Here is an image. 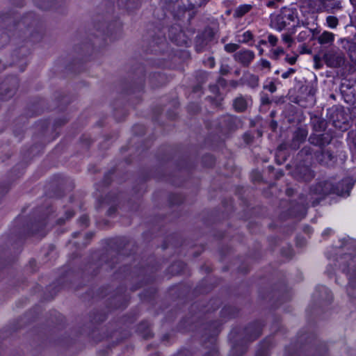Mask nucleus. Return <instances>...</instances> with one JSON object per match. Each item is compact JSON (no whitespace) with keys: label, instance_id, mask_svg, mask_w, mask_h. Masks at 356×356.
Returning a JSON list of instances; mask_svg holds the SVG:
<instances>
[{"label":"nucleus","instance_id":"1","mask_svg":"<svg viewBox=\"0 0 356 356\" xmlns=\"http://www.w3.org/2000/svg\"><path fill=\"white\" fill-rule=\"evenodd\" d=\"M348 252L337 258V263L341 271L348 277L347 289L349 296H356V241H351L346 245Z\"/></svg>","mask_w":356,"mask_h":356},{"label":"nucleus","instance_id":"2","mask_svg":"<svg viewBox=\"0 0 356 356\" xmlns=\"http://www.w3.org/2000/svg\"><path fill=\"white\" fill-rule=\"evenodd\" d=\"M353 182L350 178H345L336 186L330 180L319 181L311 187V193L314 195L324 197L330 193L341 196H349L350 191L353 186Z\"/></svg>","mask_w":356,"mask_h":356},{"label":"nucleus","instance_id":"3","mask_svg":"<svg viewBox=\"0 0 356 356\" xmlns=\"http://www.w3.org/2000/svg\"><path fill=\"white\" fill-rule=\"evenodd\" d=\"M298 157L307 164H312L316 161L323 165L332 166L337 161V156L331 150H314L310 145H305L298 152Z\"/></svg>","mask_w":356,"mask_h":356},{"label":"nucleus","instance_id":"4","mask_svg":"<svg viewBox=\"0 0 356 356\" xmlns=\"http://www.w3.org/2000/svg\"><path fill=\"white\" fill-rule=\"evenodd\" d=\"M296 18V16L291 10H284L279 15L272 17L271 26L277 31H281L290 25L292 22H294Z\"/></svg>","mask_w":356,"mask_h":356},{"label":"nucleus","instance_id":"5","mask_svg":"<svg viewBox=\"0 0 356 356\" xmlns=\"http://www.w3.org/2000/svg\"><path fill=\"white\" fill-rule=\"evenodd\" d=\"M241 126V122L240 119L233 115H227L222 116L219 121V127L223 134L235 131Z\"/></svg>","mask_w":356,"mask_h":356},{"label":"nucleus","instance_id":"6","mask_svg":"<svg viewBox=\"0 0 356 356\" xmlns=\"http://www.w3.org/2000/svg\"><path fill=\"white\" fill-rule=\"evenodd\" d=\"M324 61L330 67H340L344 64L345 58L342 53L335 51L329 50L323 56Z\"/></svg>","mask_w":356,"mask_h":356},{"label":"nucleus","instance_id":"7","mask_svg":"<svg viewBox=\"0 0 356 356\" xmlns=\"http://www.w3.org/2000/svg\"><path fill=\"white\" fill-rule=\"evenodd\" d=\"M332 140V136L329 133L312 134L308 139L309 143L312 145L318 147L320 150L329 145Z\"/></svg>","mask_w":356,"mask_h":356},{"label":"nucleus","instance_id":"8","mask_svg":"<svg viewBox=\"0 0 356 356\" xmlns=\"http://www.w3.org/2000/svg\"><path fill=\"white\" fill-rule=\"evenodd\" d=\"M254 58V52L246 49H241L234 54V60L243 67H248Z\"/></svg>","mask_w":356,"mask_h":356},{"label":"nucleus","instance_id":"9","mask_svg":"<svg viewBox=\"0 0 356 356\" xmlns=\"http://www.w3.org/2000/svg\"><path fill=\"white\" fill-rule=\"evenodd\" d=\"M318 11L334 13L341 8V0H318Z\"/></svg>","mask_w":356,"mask_h":356},{"label":"nucleus","instance_id":"10","mask_svg":"<svg viewBox=\"0 0 356 356\" xmlns=\"http://www.w3.org/2000/svg\"><path fill=\"white\" fill-rule=\"evenodd\" d=\"M262 325L257 321L250 324L245 329V339L247 341H252L257 339L261 334Z\"/></svg>","mask_w":356,"mask_h":356},{"label":"nucleus","instance_id":"11","mask_svg":"<svg viewBox=\"0 0 356 356\" xmlns=\"http://www.w3.org/2000/svg\"><path fill=\"white\" fill-rule=\"evenodd\" d=\"M342 47L347 51L350 60L356 65V36L353 39H342Z\"/></svg>","mask_w":356,"mask_h":356},{"label":"nucleus","instance_id":"12","mask_svg":"<svg viewBox=\"0 0 356 356\" xmlns=\"http://www.w3.org/2000/svg\"><path fill=\"white\" fill-rule=\"evenodd\" d=\"M297 159L300 162L302 163V167H298L297 168V173L298 174V178L302 179L305 181H309L314 177V172L309 168L310 164H307L302 159L298 157L297 155Z\"/></svg>","mask_w":356,"mask_h":356},{"label":"nucleus","instance_id":"13","mask_svg":"<svg viewBox=\"0 0 356 356\" xmlns=\"http://www.w3.org/2000/svg\"><path fill=\"white\" fill-rule=\"evenodd\" d=\"M308 132L305 129L298 128L294 133L292 142L290 145L291 148L297 149L300 145L307 138Z\"/></svg>","mask_w":356,"mask_h":356},{"label":"nucleus","instance_id":"14","mask_svg":"<svg viewBox=\"0 0 356 356\" xmlns=\"http://www.w3.org/2000/svg\"><path fill=\"white\" fill-rule=\"evenodd\" d=\"M319 33L320 31L318 29H309L307 27L298 33L297 40L298 42L313 40Z\"/></svg>","mask_w":356,"mask_h":356},{"label":"nucleus","instance_id":"15","mask_svg":"<svg viewBox=\"0 0 356 356\" xmlns=\"http://www.w3.org/2000/svg\"><path fill=\"white\" fill-rule=\"evenodd\" d=\"M250 100V97L243 96L242 95L236 97L233 102V106L236 111L243 112L248 108V100Z\"/></svg>","mask_w":356,"mask_h":356},{"label":"nucleus","instance_id":"16","mask_svg":"<svg viewBox=\"0 0 356 356\" xmlns=\"http://www.w3.org/2000/svg\"><path fill=\"white\" fill-rule=\"evenodd\" d=\"M311 124L314 131L316 132L323 131L327 127L326 120L317 115L311 118Z\"/></svg>","mask_w":356,"mask_h":356},{"label":"nucleus","instance_id":"17","mask_svg":"<svg viewBox=\"0 0 356 356\" xmlns=\"http://www.w3.org/2000/svg\"><path fill=\"white\" fill-rule=\"evenodd\" d=\"M119 7L127 10H132L140 6V0H118Z\"/></svg>","mask_w":356,"mask_h":356},{"label":"nucleus","instance_id":"18","mask_svg":"<svg viewBox=\"0 0 356 356\" xmlns=\"http://www.w3.org/2000/svg\"><path fill=\"white\" fill-rule=\"evenodd\" d=\"M317 40L321 45L331 44L334 42V35L331 32L324 31L318 37Z\"/></svg>","mask_w":356,"mask_h":356},{"label":"nucleus","instance_id":"19","mask_svg":"<svg viewBox=\"0 0 356 356\" xmlns=\"http://www.w3.org/2000/svg\"><path fill=\"white\" fill-rule=\"evenodd\" d=\"M166 81L165 75L161 73H154L149 77V82L153 87H159Z\"/></svg>","mask_w":356,"mask_h":356},{"label":"nucleus","instance_id":"20","mask_svg":"<svg viewBox=\"0 0 356 356\" xmlns=\"http://www.w3.org/2000/svg\"><path fill=\"white\" fill-rule=\"evenodd\" d=\"M184 6L188 10L202 6L206 3L204 0H181Z\"/></svg>","mask_w":356,"mask_h":356},{"label":"nucleus","instance_id":"21","mask_svg":"<svg viewBox=\"0 0 356 356\" xmlns=\"http://www.w3.org/2000/svg\"><path fill=\"white\" fill-rule=\"evenodd\" d=\"M252 9V6L250 4H244L236 8L234 13L235 17H242Z\"/></svg>","mask_w":356,"mask_h":356},{"label":"nucleus","instance_id":"22","mask_svg":"<svg viewBox=\"0 0 356 356\" xmlns=\"http://www.w3.org/2000/svg\"><path fill=\"white\" fill-rule=\"evenodd\" d=\"M246 351L245 346L234 343L230 350V356H241Z\"/></svg>","mask_w":356,"mask_h":356},{"label":"nucleus","instance_id":"23","mask_svg":"<svg viewBox=\"0 0 356 356\" xmlns=\"http://www.w3.org/2000/svg\"><path fill=\"white\" fill-rule=\"evenodd\" d=\"M341 91L343 95H352L353 97H354L356 93V89L354 88L353 86H350V83H343L341 84Z\"/></svg>","mask_w":356,"mask_h":356},{"label":"nucleus","instance_id":"24","mask_svg":"<svg viewBox=\"0 0 356 356\" xmlns=\"http://www.w3.org/2000/svg\"><path fill=\"white\" fill-rule=\"evenodd\" d=\"M259 80L257 75L250 74L246 78V83L250 87L254 88L259 86Z\"/></svg>","mask_w":356,"mask_h":356},{"label":"nucleus","instance_id":"25","mask_svg":"<svg viewBox=\"0 0 356 356\" xmlns=\"http://www.w3.org/2000/svg\"><path fill=\"white\" fill-rule=\"evenodd\" d=\"M348 143L353 152L356 153V131L348 134Z\"/></svg>","mask_w":356,"mask_h":356},{"label":"nucleus","instance_id":"26","mask_svg":"<svg viewBox=\"0 0 356 356\" xmlns=\"http://www.w3.org/2000/svg\"><path fill=\"white\" fill-rule=\"evenodd\" d=\"M35 4L41 10H50L52 8H56V4L53 3H46L43 1H39L38 0H35Z\"/></svg>","mask_w":356,"mask_h":356},{"label":"nucleus","instance_id":"27","mask_svg":"<svg viewBox=\"0 0 356 356\" xmlns=\"http://www.w3.org/2000/svg\"><path fill=\"white\" fill-rule=\"evenodd\" d=\"M207 44V42L206 40L199 38L196 40L195 42V49L197 52H201L204 51L206 46Z\"/></svg>","mask_w":356,"mask_h":356},{"label":"nucleus","instance_id":"28","mask_svg":"<svg viewBox=\"0 0 356 356\" xmlns=\"http://www.w3.org/2000/svg\"><path fill=\"white\" fill-rule=\"evenodd\" d=\"M326 23L329 27L334 29L337 26L339 20L336 17L330 15L326 18Z\"/></svg>","mask_w":356,"mask_h":356},{"label":"nucleus","instance_id":"29","mask_svg":"<svg viewBox=\"0 0 356 356\" xmlns=\"http://www.w3.org/2000/svg\"><path fill=\"white\" fill-rule=\"evenodd\" d=\"M284 49L282 48V47H278L275 49H273L271 51V54L270 56V57L272 58V59H274V60H278L280 56L282 54H284Z\"/></svg>","mask_w":356,"mask_h":356},{"label":"nucleus","instance_id":"30","mask_svg":"<svg viewBox=\"0 0 356 356\" xmlns=\"http://www.w3.org/2000/svg\"><path fill=\"white\" fill-rule=\"evenodd\" d=\"M252 33L250 31H247L243 33L241 42L243 43H248L249 41L252 40Z\"/></svg>","mask_w":356,"mask_h":356},{"label":"nucleus","instance_id":"31","mask_svg":"<svg viewBox=\"0 0 356 356\" xmlns=\"http://www.w3.org/2000/svg\"><path fill=\"white\" fill-rule=\"evenodd\" d=\"M239 48V45L234 43H229L225 46V49L228 53L236 51Z\"/></svg>","mask_w":356,"mask_h":356},{"label":"nucleus","instance_id":"32","mask_svg":"<svg viewBox=\"0 0 356 356\" xmlns=\"http://www.w3.org/2000/svg\"><path fill=\"white\" fill-rule=\"evenodd\" d=\"M264 88L269 90L271 93L277 90V87L273 81H270L268 84L264 85Z\"/></svg>","mask_w":356,"mask_h":356},{"label":"nucleus","instance_id":"33","mask_svg":"<svg viewBox=\"0 0 356 356\" xmlns=\"http://www.w3.org/2000/svg\"><path fill=\"white\" fill-rule=\"evenodd\" d=\"M261 69H267L268 70H270L271 65L270 63L266 59H261L259 61Z\"/></svg>","mask_w":356,"mask_h":356},{"label":"nucleus","instance_id":"34","mask_svg":"<svg viewBox=\"0 0 356 356\" xmlns=\"http://www.w3.org/2000/svg\"><path fill=\"white\" fill-rule=\"evenodd\" d=\"M319 289H321L323 292L325 293V294H326V297H323V296H321V298L322 299H327V300H330L332 297V295L330 293V291H329V289L324 286H321V287H319Z\"/></svg>","mask_w":356,"mask_h":356},{"label":"nucleus","instance_id":"35","mask_svg":"<svg viewBox=\"0 0 356 356\" xmlns=\"http://www.w3.org/2000/svg\"><path fill=\"white\" fill-rule=\"evenodd\" d=\"M79 223L81 225H83L84 227H88V226L89 218H88V217L86 215H83V216L80 217V218L79 220Z\"/></svg>","mask_w":356,"mask_h":356},{"label":"nucleus","instance_id":"36","mask_svg":"<svg viewBox=\"0 0 356 356\" xmlns=\"http://www.w3.org/2000/svg\"><path fill=\"white\" fill-rule=\"evenodd\" d=\"M230 70V67L228 65H221L220 68V73L222 75H227Z\"/></svg>","mask_w":356,"mask_h":356},{"label":"nucleus","instance_id":"37","mask_svg":"<svg viewBox=\"0 0 356 356\" xmlns=\"http://www.w3.org/2000/svg\"><path fill=\"white\" fill-rule=\"evenodd\" d=\"M282 40L288 44V46L290 47L291 43L293 42V39L289 34H283L282 35Z\"/></svg>","mask_w":356,"mask_h":356},{"label":"nucleus","instance_id":"38","mask_svg":"<svg viewBox=\"0 0 356 356\" xmlns=\"http://www.w3.org/2000/svg\"><path fill=\"white\" fill-rule=\"evenodd\" d=\"M268 42L273 47L276 46L278 39L275 35H273L272 34L269 35L268 37Z\"/></svg>","mask_w":356,"mask_h":356},{"label":"nucleus","instance_id":"39","mask_svg":"<svg viewBox=\"0 0 356 356\" xmlns=\"http://www.w3.org/2000/svg\"><path fill=\"white\" fill-rule=\"evenodd\" d=\"M15 92V88L9 89L7 91V94H6V97L0 96V99L6 100L7 99L10 98L12 96H13Z\"/></svg>","mask_w":356,"mask_h":356},{"label":"nucleus","instance_id":"40","mask_svg":"<svg viewBox=\"0 0 356 356\" xmlns=\"http://www.w3.org/2000/svg\"><path fill=\"white\" fill-rule=\"evenodd\" d=\"M296 72V70L293 69V68H289L286 72L282 73V77L283 79H287L289 78L290 76H291L293 74H294Z\"/></svg>","mask_w":356,"mask_h":356},{"label":"nucleus","instance_id":"41","mask_svg":"<svg viewBox=\"0 0 356 356\" xmlns=\"http://www.w3.org/2000/svg\"><path fill=\"white\" fill-rule=\"evenodd\" d=\"M261 102L263 105H269L271 100L267 95H263L261 97Z\"/></svg>","mask_w":356,"mask_h":356},{"label":"nucleus","instance_id":"42","mask_svg":"<svg viewBox=\"0 0 356 356\" xmlns=\"http://www.w3.org/2000/svg\"><path fill=\"white\" fill-rule=\"evenodd\" d=\"M243 138L245 142L248 144L250 143L253 140V137L249 134H245L243 135Z\"/></svg>","mask_w":356,"mask_h":356},{"label":"nucleus","instance_id":"43","mask_svg":"<svg viewBox=\"0 0 356 356\" xmlns=\"http://www.w3.org/2000/svg\"><path fill=\"white\" fill-rule=\"evenodd\" d=\"M296 60H297V58L296 57H286V60L287 63H289V64L291 65H293L296 63Z\"/></svg>","mask_w":356,"mask_h":356},{"label":"nucleus","instance_id":"44","mask_svg":"<svg viewBox=\"0 0 356 356\" xmlns=\"http://www.w3.org/2000/svg\"><path fill=\"white\" fill-rule=\"evenodd\" d=\"M115 211H116V207H114V206H112V207H111L108 209V210L107 213H108V215L111 216H112L113 213H115Z\"/></svg>","mask_w":356,"mask_h":356},{"label":"nucleus","instance_id":"45","mask_svg":"<svg viewBox=\"0 0 356 356\" xmlns=\"http://www.w3.org/2000/svg\"><path fill=\"white\" fill-rule=\"evenodd\" d=\"M74 213L72 211H67L66 212V216H67V218L69 219V218H71L72 216H74Z\"/></svg>","mask_w":356,"mask_h":356},{"label":"nucleus","instance_id":"46","mask_svg":"<svg viewBox=\"0 0 356 356\" xmlns=\"http://www.w3.org/2000/svg\"><path fill=\"white\" fill-rule=\"evenodd\" d=\"M26 18L23 19V20L18 23L17 26L19 28H21L22 26H24L26 23Z\"/></svg>","mask_w":356,"mask_h":356},{"label":"nucleus","instance_id":"47","mask_svg":"<svg viewBox=\"0 0 356 356\" xmlns=\"http://www.w3.org/2000/svg\"><path fill=\"white\" fill-rule=\"evenodd\" d=\"M143 337H144V338H145V339H148V338H149V337H152V334H151V332H150L149 331H147V332H145V333L144 334V336H143Z\"/></svg>","mask_w":356,"mask_h":356},{"label":"nucleus","instance_id":"48","mask_svg":"<svg viewBox=\"0 0 356 356\" xmlns=\"http://www.w3.org/2000/svg\"><path fill=\"white\" fill-rule=\"evenodd\" d=\"M332 232L331 229H327L323 232V235H328Z\"/></svg>","mask_w":356,"mask_h":356},{"label":"nucleus","instance_id":"49","mask_svg":"<svg viewBox=\"0 0 356 356\" xmlns=\"http://www.w3.org/2000/svg\"><path fill=\"white\" fill-rule=\"evenodd\" d=\"M257 49H259V54L261 55L263 54V52H264V49L260 47V46H257Z\"/></svg>","mask_w":356,"mask_h":356},{"label":"nucleus","instance_id":"50","mask_svg":"<svg viewBox=\"0 0 356 356\" xmlns=\"http://www.w3.org/2000/svg\"><path fill=\"white\" fill-rule=\"evenodd\" d=\"M209 63H210V64H209V65H210V67H213L214 66V64H215V63H214V60H213V58H212V59H210V60H209Z\"/></svg>","mask_w":356,"mask_h":356},{"label":"nucleus","instance_id":"51","mask_svg":"<svg viewBox=\"0 0 356 356\" xmlns=\"http://www.w3.org/2000/svg\"><path fill=\"white\" fill-rule=\"evenodd\" d=\"M266 44V40H261L259 42V44L258 46H261V44Z\"/></svg>","mask_w":356,"mask_h":356},{"label":"nucleus","instance_id":"52","mask_svg":"<svg viewBox=\"0 0 356 356\" xmlns=\"http://www.w3.org/2000/svg\"><path fill=\"white\" fill-rule=\"evenodd\" d=\"M274 3H274L273 1H269L267 3V6H268V7H272V6L274 5Z\"/></svg>","mask_w":356,"mask_h":356},{"label":"nucleus","instance_id":"53","mask_svg":"<svg viewBox=\"0 0 356 356\" xmlns=\"http://www.w3.org/2000/svg\"><path fill=\"white\" fill-rule=\"evenodd\" d=\"M353 6L356 8V0H350Z\"/></svg>","mask_w":356,"mask_h":356},{"label":"nucleus","instance_id":"54","mask_svg":"<svg viewBox=\"0 0 356 356\" xmlns=\"http://www.w3.org/2000/svg\"><path fill=\"white\" fill-rule=\"evenodd\" d=\"M200 73L204 76V78H207L208 76V74H207L205 72H202Z\"/></svg>","mask_w":356,"mask_h":356},{"label":"nucleus","instance_id":"55","mask_svg":"<svg viewBox=\"0 0 356 356\" xmlns=\"http://www.w3.org/2000/svg\"><path fill=\"white\" fill-rule=\"evenodd\" d=\"M314 60H315V62H316V68H319L320 67V65H319V63H317V59H316V57L314 58Z\"/></svg>","mask_w":356,"mask_h":356},{"label":"nucleus","instance_id":"56","mask_svg":"<svg viewBox=\"0 0 356 356\" xmlns=\"http://www.w3.org/2000/svg\"><path fill=\"white\" fill-rule=\"evenodd\" d=\"M3 37L5 38V40H3V42H6L8 40V36L6 33H3Z\"/></svg>","mask_w":356,"mask_h":356},{"label":"nucleus","instance_id":"57","mask_svg":"<svg viewBox=\"0 0 356 356\" xmlns=\"http://www.w3.org/2000/svg\"><path fill=\"white\" fill-rule=\"evenodd\" d=\"M58 222L59 224H62V223H63V222H64V220H63L62 218H60V219L58 220Z\"/></svg>","mask_w":356,"mask_h":356},{"label":"nucleus","instance_id":"58","mask_svg":"<svg viewBox=\"0 0 356 356\" xmlns=\"http://www.w3.org/2000/svg\"><path fill=\"white\" fill-rule=\"evenodd\" d=\"M87 237L88 238H92V233H89L87 234Z\"/></svg>","mask_w":356,"mask_h":356},{"label":"nucleus","instance_id":"59","mask_svg":"<svg viewBox=\"0 0 356 356\" xmlns=\"http://www.w3.org/2000/svg\"><path fill=\"white\" fill-rule=\"evenodd\" d=\"M275 74H279V71H278V70H277V71L275 72Z\"/></svg>","mask_w":356,"mask_h":356},{"label":"nucleus","instance_id":"60","mask_svg":"<svg viewBox=\"0 0 356 356\" xmlns=\"http://www.w3.org/2000/svg\"><path fill=\"white\" fill-rule=\"evenodd\" d=\"M205 1V3H207L209 0H204Z\"/></svg>","mask_w":356,"mask_h":356}]
</instances>
